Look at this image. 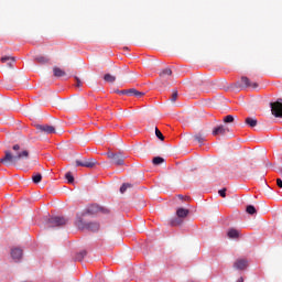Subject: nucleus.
I'll list each match as a JSON object with an SVG mask.
<instances>
[{
    "mask_svg": "<svg viewBox=\"0 0 282 282\" xmlns=\"http://www.w3.org/2000/svg\"><path fill=\"white\" fill-rule=\"evenodd\" d=\"M12 151H4V156L0 159V164H17L20 160H28L30 158V151L21 148L19 144L12 147Z\"/></svg>",
    "mask_w": 282,
    "mask_h": 282,
    "instance_id": "1",
    "label": "nucleus"
},
{
    "mask_svg": "<svg viewBox=\"0 0 282 282\" xmlns=\"http://www.w3.org/2000/svg\"><path fill=\"white\" fill-rule=\"evenodd\" d=\"M76 226L79 228V230H90V232H98L100 230V224L96 221L85 223L80 217L77 218Z\"/></svg>",
    "mask_w": 282,
    "mask_h": 282,
    "instance_id": "2",
    "label": "nucleus"
},
{
    "mask_svg": "<svg viewBox=\"0 0 282 282\" xmlns=\"http://www.w3.org/2000/svg\"><path fill=\"white\" fill-rule=\"evenodd\" d=\"M67 218L61 216H54L47 219V228H58L61 226H66Z\"/></svg>",
    "mask_w": 282,
    "mask_h": 282,
    "instance_id": "3",
    "label": "nucleus"
},
{
    "mask_svg": "<svg viewBox=\"0 0 282 282\" xmlns=\"http://www.w3.org/2000/svg\"><path fill=\"white\" fill-rule=\"evenodd\" d=\"M106 155L116 166H122L124 164V156L121 153L108 152Z\"/></svg>",
    "mask_w": 282,
    "mask_h": 282,
    "instance_id": "4",
    "label": "nucleus"
},
{
    "mask_svg": "<svg viewBox=\"0 0 282 282\" xmlns=\"http://www.w3.org/2000/svg\"><path fill=\"white\" fill-rule=\"evenodd\" d=\"M271 113L274 118H282V98H279L276 101L270 104Z\"/></svg>",
    "mask_w": 282,
    "mask_h": 282,
    "instance_id": "5",
    "label": "nucleus"
},
{
    "mask_svg": "<svg viewBox=\"0 0 282 282\" xmlns=\"http://www.w3.org/2000/svg\"><path fill=\"white\" fill-rule=\"evenodd\" d=\"M96 164H98V161H96L95 159H84L75 161L76 166H84L85 169H94Z\"/></svg>",
    "mask_w": 282,
    "mask_h": 282,
    "instance_id": "6",
    "label": "nucleus"
},
{
    "mask_svg": "<svg viewBox=\"0 0 282 282\" xmlns=\"http://www.w3.org/2000/svg\"><path fill=\"white\" fill-rule=\"evenodd\" d=\"M35 128L40 133H46L47 135L56 133V128L50 124H36Z\"/></svg>",
    "mask_w": 282,
    "mask_h": 282,
    "instance_id": "7",
    "label": "nucleus"
},
{
    "mask_svg": "<svg viewBox=\"0 0 282 282\" xmlns=\"http://www.w3.org/2000/svg\"><path fill=\"white\" fill-rule=\"evenodd\" d=\"M235 270H246L248 268V260L247 259H237L234 262Z\"/></svg>",
    "mask_w": 282,
    "mask_h": 282,
    "instance_id": "8",
    "label": "nucleus"
},
{
    "mask_svg": "<svg viewBox=\"0 0 282 282\" xmlns=\"http://www.w3.org/2000/svg\"><path fill=\"white\" fill-rule=\"evenodd\" d=\"M90 213H101L102 215H109V213H111V210H109V208H107V207H101L99 205H93L90 207Z\"/></svg>",
    "mask_w": 282,
    "mask_h": 282,
    "instance_id": "9",
    "label": "nucleus"
},
{
    "mask_svg": "<svg viewBox=\"0 0 282 282\" xmlns=\"http://www.w3.org/2000/svg\"><path fill=\"white\" fill-rule=\"evenodd\" d=\"M228 131H230V130L228 128H226L225 126H218L213 129L212 134L213 135H226V133H228Z\"/></svg>",
    "mask_w": 282,
    "mask_h": 282,
    "instance_id": "10",
    "label": "nucleus"
},
{
    "mask_svg": "<svg viewBox=\"0 0 282 282\" xmlns=\"http://www.w3.org/2000/svg\"><path fill=\"white\" fill-rule=\"evenodd\" d=\"M240 83L243 87H252V89H257L259 87V84L250 82V78L246 76L241 77Z\"/></svg>",
    "mask_w": 282,
    "mask_h": 282,
    "instance_id": "11",
    "label": "nucleus"
},
{
    "mask_svg": "<svg viewBox=\"0 0 282 282\" xmlns=\"http://www.w3.org/2000/svg\"><path fill=\"white\" fill-rule=\"evenodd\" d=\"M11 257L12 259H14V261H21V259L23 258V250H21L20 248H13L11 250Z\"/></svg>",
    "mask_w": 282,
    "mask_h": 282,
    "instance_id": "12",
    "label": "nucleus"
},
{
    "mask_svg": "<svg viewBox=\"0 0 282 282\" xmlns=\"http://www.w3.org/2000/svg\"><path fill=\"white\" fill-rule=\"evenodd\" d=\"M245 123L250 127L251 129H254V127H257V124H259V121L257 120V118H252V117H247L245 119Z\"/></svg>",
    "mask_w": 282,
    "mask_h": 282,
    "instance_id": "13",
    "label": "nucleus"
},
{
    "mask_svg": "<svg viewBox=\"0 0 282 282\" xmlns=\"http://www.w3.org/2000/svg\"><path fill=\"white\" fill-rule=\"evenodd\" d=\"M53 74L56 78H63V76H66L67 73H65V70H63L61 67L55 66L53 67Z\"/></svg>",
    "mask_w": 282,
    "mask_h": 282,
    "instance_id": "14",
    "label": "nucleus"
},
{
    "mask_svg": "<svg viewBox=\"0 0 282 282\" xmlns=\"http://www.w3.org/2000/svg\"><path fill=\"white\" fill-rule=\"evenodd\" d=\"M188 213H189V210L184 207H181L176 210V215L180 219H184V218L188 217Z\"/></svg>",
    "mask_w": 282,
    "mask_h": 282,
    "instance_id": "15",
    "label": "nucleus"
},
{
    "mask_svg": "<svg viewBox=\"0 0 282 282\" xmlns=\"http://www.w3.org/2000/svg\"><path fill=\"white\" fill-rule=\"evenodd\" d=\"M173 76V70L171 68H165L160 73L161 80H165V78Z\"/></svg>",
    "mask_w": 282,
    "mask_h": 282,
    "instance_id": "16",
    "label": "nucleus"
},
{
    "mask_svg": "<svg viewBox=\"0 0 282 282\" xmlns=\"http://www.w3.org/2000/svg\"><path fill=\"white\" fill-rule=\"evenodd\" d=\"M227 236L229 237V239H239V230L229 229Z\"/></svg>",
    "mask_w": 282,
    "mask_h": 282,
    "instance_id": "17",
    "label": "nucleus"
},
{
    "mask_svg": "<svg viewBox=\"0 0 282 282\" xmlns=\"http://www.w3.org/2000/svg\"><path fill=\"white\" fill-rule=\"evenodd\" d=\"M36 63H40L41 65H45L46 63H50V58L40 55L35 57Z\"/></svg>",
    "mask_w": 282,
    "mask_h": 282,
    "instance_id": "18",
    "label": "nucleus"
},
{
    "mask_svg": "<svg viewBox=\"0 0 282 282\" xmlns=\"http://www.w3.org/2000/svg\"><path fill=\"white\" fill-rule=\"evenodd\" d=\"M43 180V175L41 173H35L32 176V182L34 184H41V181Z\"/></svg>",
    "mask_w": 282,
    "mask_h": 282,
    "instance_id": "19",
    "label": "nucleus"
},
{
    "mask_svg": "<svg viewBox=\"0 0 282 282\" xmlns=\"http://www.w3.org/2000/svg\"><path fill=\"white\" fill-rule=\"evenodd\" d=\"M194 140L198 142V144H204L206 138L204 137V134L198 133L194 135Z\"/></svg>",
    "mask_w": 282,
    "mask_h": 282,
    "instance_id": "20",
    "label": "nucleus"
},
{
    "mask_svg": "<svg viewBox=\"0 0 282 282\" xmlns=\"http://www.w3.org/2000/svg\"><path fill=\"white\" fill-rule=\"evenodd\" d=\"M223 122H225L226 124H230L235 122V117L232 115H227L224 117Z\"/></svg>",
    "mask_w": 282,
    "mask_h": 282,
    "instance_id": "21",
    "label": "nucleus"
},
{
    "mask_svg": "<svg viewBox=\"0 0 282 282\" xmlns=\"http://www.w3.org/2000/svg\"><path fill=\"white\" fill-rule=\"evenodd\" d=\"M104 80L106 83H116V76L111 75V74H106L104 76Z\"/></svg>",
    "mask_w": 282,
    "mask_h": 282,
    "instance_id": "22",
    "label": "nucleus"
},
{
    "mask_svg": "<svg viewBox=\"0 0 282 282\" xmlns=\"http://www.w3.org/2000/svg\"><path fill=\"white\" fill-rule=\"evenodd\" d=\"M246 213H248V215H257V208H254L253 205H248L246 208Z\"/></svg>",
    "mask_w": 282,
    "mask_h": 282,
    "instance_id": "23",
    "label": "nucleus"
},
{
    "mask_svg": "<svg viewBox=\"0 0 282 282\" xmlns=\"http://www.w3.org/2000/svg\"><path fill=\"white\" fill-rule=\"evenodd\" d=\"M153 164L155 166L160 165V164H164V158H161V156H155L153 160H152Z\"/></svg>",
    "mask_w": 282,
    "mask_h": 282,
    "instance_id": "24",
    "label": "nucleus"
},
{
    "mask_svg": "<svg viewBox=\"0 0 282 282\" xmlns=\"http://www.w3.org/2000/svg\"><path fill=\"white\" fill-rule=\"evenodd\" d=\"M133 185L129 184V183H123L120 187V193L124 194L127 193V188H132Z\"/></svg>",
    "mask_w": 282,
    "mask_h": 282,
    "instance_id": "25",
    "label": "nucleus"
},
{
    "mask_svg": "<svg viewBox=\"0 0 282 282\" xmlns=\"http://www.w3.org/2000/svg\"><path fill=\"white\" fill-rule=\"evenodd\" d=\"M65 180H67L68 184H74V175L72 174V172H67L65 174Z\"/></svg>",
    "mask_w": 282,
    "mask_h": 282,
    "instance_id": "26",
    "label": "nucleus"
},
{
    "mask_svg": "<svg viewBox=\"0 0 282 282\" xmlns=\"http://www.w3.org/2000/svg\"><path fill=\"white\" fill-rule=\"evenodd\" d=\"M171 226H182V218H174L170 221Z\"/></svg>",
    "mask_w": 282,
    "mask_h": 282,
    "instance_id": "27",
    "label": "nucleus"
},
{
    "mask_svg": "<svg viewBox=\"0 0 282 282\" xmlns=\"http://www.w3.org/2000/svg\"><path fill=\"white\" fill-rule=\"evenodd\" d=\"M155 135L159 138V140L164 141V134H162V131H160L158 128H155Z\"/></svg>",
    "mask_w": 282,
    "mask_h": 282,
    "instance_id": "28",
    "label": "nucleus"
},
{
    "mask_svg": "<svg viewBox=\"0 0 282 282\" xmlns=\"http://www.w3.org/2000/svg\"><path fill=\"white\" fill-rule=\"evenodd\" d=\"M87 256V251H82L76 256V260L80 261L82 259H85V257Z\"/></svg>",
    "mask_w": 282,
    "mask_h": 282,
    "instance_id": "29",
    "label": "nucleus"
},
{
    "mask_svg": "<svg viewBox=\"0 0 282 282\" xmlns=\"http://www.w3.org/2000/svg\"><path fill=\"white\" fill-rule=\"evenodd\" d=\"M177 90H173L172 96L170 98L171 102H175L177 100Z\"/></svg>",
    "mask_w": 282,
    "mask_h": 282,
    "instance_id": "30",
    "label": "nucleus"
},
{
    "mask_svg": "<svg viewBox=\"0 0 282 282\" xmlns=\"http://www.w3.org/2000/svg\"><path fill=\"white\" fill-rule=\"evenodd\" d=\"M133 96H135V98H142V96H144V93H142V91L135 89Z\"/></svg>",
    "mask_w": 282,
    "mask_h": 282,
    "instance_id": "31",
    "label": "nucleus"
},
{
    "mask_svg": "<svg viewBox=\"0 0 282 282\" xmlns=\"http://www.w3.org/2000/svg\"><path fill=\"white\" fill-rule=\"evenodd\" d=\"M133 96H135V98H142V96H144V93H142V91L135 89Z\"/></svg>",
    "mask_w": 282,
    "mask_h": 282,
    "instance_id": "32",
    "label": "nucleus"
},
{
    "mask_svg": "<svg viewBox=\"0 0 282 282\" xmlns=\"http://www.w3.org/2000/svg\"><path fill=\"white\" fill-rule=\"evenodd\" d=\"M8 61H14V57H10V56L1 57V63H8Z\"/></svg>",
    "mask_w": 282,
    "mask_h": 282,
    "instance_id": "33",
    "label": "nucleus"
},
{
    "mask_svg": "<svg viewBox=\"0 0 282 282\" xmlns=\"http://www.w3.org/2000/svg\"><path fill=\"white\" fill-rule=\"evenodd\" d=\"M135 94V88L127 89V96H133Z\"/></svg>",
    "mask_w": 282,
    "mask_h": 282,
    "instance_id": "34",
    "label": "nucleus"
},
{
    "mask_svg": "<svg viewBox=\"0 0 282 282\" xmlns=\"http://www.w3.org/2000/svg\"><path fill=\"white\" fill-rule=\"evenodd\" d=\"M75 80H76V87H83V82H80V78L75 76Z\"/></svg>",
    "mask_w": 282,
    "mask_h": 282,
    "instance_id": "35",
    "label": "nucleus"
},
{
    "mask_svg": "<svg viewBox=\"0 0 282 282\" xmlns=\"http://www.w3.org/2000/svg\"><path fill=\"white\" fill-rule=\"evenodd\" d=\"M218 194L220 195V197H226V188L220 189Z\"/></svg>",
    "mask_w": 282,
    "mask_h": 282,
    "instance_id": "36",
    "label": "nucleus"
},
{
    "mask_svg": "<svg viewBox=\"0 0 282 282\" xmlns=\"http://www.w3.org/2000/svg\"><path fill=\"white\" fill-rule=\"evenodd\" d=\"M276 184H278L279 188H282V180L281 178L276 180Z\"/></svg>",
    "mask_w": 282,
    "mask_h": 282,
    "instance_id": "37",
    "label": "nucleus"
},
{
    "mask_svg": "<svg viewBox=\"0 0 282 282\" xmlns=\"http://www.w3.org/2000/svg\"><path fill=\"white\" fill-rule=\"evenodd\" d=\"M80 101H82V107H87V101H85V99H80Z\"/></svg>",
    "mask_w": 282,
    "mask_h": 282,
    "instance_id": "38",
    "label": "nucleus"
},
{
    "mask_svg": "<svg viewBox=\"0 0 282 282\" xmlns=\"http://www.w3.org/2000/svg\"><path fill=\"white\" fill-rule=\"evenodd\" d=\"M117 94H122L127 96V89L126 90H118Z\"/></svg>",
    "mask_w": 282,
    "mask_h": 282,
    "instance_id": "39",
    "label": "nucleus"
},
{
    "mask_svg": "<svg viewBox=\"0 0 282 282\" xmlns=\"http://www.w3.org/2000/svg\"><path fill=\"white\" fill-rule=\"evenodd\" d=\"M237 282H243V278L238 279Z\"/></svg>",
    "mask_w": 282,
    "mask_h": 282,
    "instance_id": "40",
    "label": "nucleus"
},
{
    "mask_svg": "<svg viewBox=\"0 0 282 282\" xmlns=\"http://www.w3.org/2000/svg\"><path fill=\"white\" fill-rule=\"evenodd\" d=\"M180 199H184V196L183 195H178Z\"/></svg>",
    "mask_w": 282,
    "mask_h": 282,
    "instance_id": "41",
    "label": "nucleus"
},
{
    "mask_svg": "<svg viewBox=\"0 0 282 282\" xmlns=\"http://www.w3.org/2000/svg\"><path fill=\"white\" fill-rule=\"evenodd\" d=\"M9 67H12V62L8 63Z\"/></svg>",
    "mask_w": 282,
    "mask_h": 282,
    "instance_id": "42",
    "label": "nucleus"
}]
</instances>
